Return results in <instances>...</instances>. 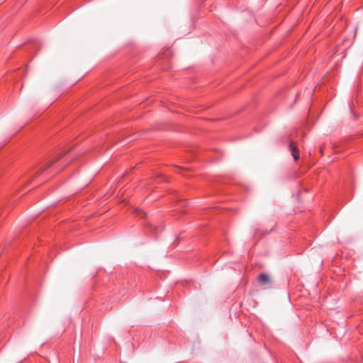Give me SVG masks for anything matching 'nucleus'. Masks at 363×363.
Here are the masks:
<instances>
[{
  "mask_svg": "<svg viewBox=\"0 0 363 363\" xmlns=\"http://www.w3.org/2000/svg\"><path fill=\"white\" fill-rule=\"evenodd\" d=\"M147 228H149L150 232H152L154 233H157L158 231H162V228H163V227H162V226L157 227V226H155V225H153L152 224H149Z\"/></svg>",
  "mask_w": 363,
  "mask_h": 363,
  "instance_id": "nucleus-3",
  "label": "nucleus"
},
{
  "mask_svg": "<svg viewBox=\"0 0 363 363\" xmlns=\"http://www.w3.org/2000/svg\"><path fill=\"white\" fill-rule=\"evenodd\" d=\"M178 242H179V237H177L176 240L174 242V244L175 245H178Z\"/></svg>",
  "mask_w": 363,
  "mask_h": 363,
  "instance_id": "nucleus-6",
  "label": "nucleus"
},
{
  "mask_svg": "<svg viewBox=\"0 0 363 363\" xmlns=\"http://www.w3.org/2000/svg\"><path fill=\"white\" fill-rule=\"evenodd\" d=\"M319 152L323 155V148L319 147Z\"/></svg>",
  "mask_w": 363,
  "mask_h": 363,
  "instance_id": "nucleus-7",
  "label": "nucleus"
},
{
  "mask_svg": "<svg viewBox=\"0 0 363 363\" xmlns=\"http://www.w3.org/2000/svg\"><path fill=\"white\" fill-rule=\"evenodd\" d=\"M135 213L138 216H140V217H145L146 216V213L144 211H143L142 210H140V209H136L135 210Z\"/></svg>",
  "mask_w": 363,
  "mask_h": 363,
  "instance_id": "nucleus-4",
  "label": "nucleus"
},
{
  "mask_svg": "<svg viewBox=\"0 0 363 363\" xmlns=\"http://www.w3.org/2000/svg\"><path fill=\"white\" fill-rule=\"evenodd\" d=\"M51 164L47 165L45 168L48 169Z\"/></svg>",
  "mask_w": 363,
  "mask_h": 363,
  "instance_id": "nucleus-8",
  "label": "nucleus"
},
{
  "mask_svg": "<svg viewBox=\"0 0 363 363\" xmlns=\"http://www.w3.org/2000/svg\"><path fill=\"white\" fill-rule=\"evenodd\" d=\"M31 45L33 47L37 48V46L38 45V41H34L33 43H31Z\"/></svg>",
  "mask_w": 363,
  "mask_h": 363,
  "instance_id": "nucleus-5",
  "label": "nucleus"
},
{
  "mask_svg": "<svg viewBox=\"0 0 363 363\" xmlns=\"http://www.w3.org/2000/svg\"><path fill=\"white\" fill-rule=\"evenodd\" d=\"M258 281L262 286L268 285L272 282L269 276L264 273H262L258 276Z\"/></svg>",
  "mask_w": 363,
  "mask_h": 363,
  "instance_id": "nucleus-1",
  "label": "nucleus"
},
{
  "mask_svg": "<svg viewBox=\"0 0 363 363\" xmlns=\"http://www.w3.org/2000/svg\"><path fill=\"white\" fill-rule=\"evenodd\" d=\"M289 150L291 151V155L294 161H297L299 159V151L295 143L291 142L289 145Z\"/></svg>",
  "mask_w": 363,
  "mask_h": 363,
  "instance_id": "nucleus-2",
  "label": "nucleus"
}]
</instances>
